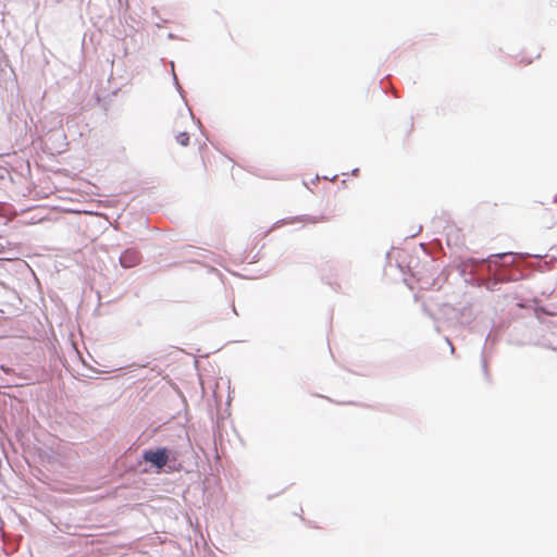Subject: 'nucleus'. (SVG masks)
Here are the masks:
<instances>
[{
	"label": "nucleus",
	"instance_id": "nucleus-1",
	"mask_svg": "<svg viewBox=\"0 0 557 557\" xmlns=\"http://www.w3.org/2000/svg\"><path fill=\"white\" fill-rule=\"evenodd\" d=\"M145 461L150 462L156 468H163L169 461L166 448H158L156 450H146L143 455Z\"/></svg>",
	"mask_w": 557,
	"mask_h": 557
},
{
	"label": "nucleus",
	"instance_id": "nucleus-2",
	"mask_svg": "<svg viewBox=\"0 0 557 557\" xmlns=\"http://www.w3.org/2000/svg\"><path fill=\"white\" fill-rule=\"evenodd\" d=\"M120 262L123 268H133L140 262V253L136 249H127L121 255Z\"/></svg>",
	"mask_w": 557,
	"mask_h": 557
},
{
	"label": "nucleus",
	"instance_id": "nucleus-3",
	"mask_svg": "<svg viewBox=\"0 0 557 557\" xmlns=\"http://www.w3.org/2000/svg\"><path fill=\"white\" fill-rule=\"evenodd\" d=\"M176 139L181 146L185 147L189 143V135L186 132H182L177 135Z\"/></svg>",
	"mask_w": 557,
	"mask_h": 557
}]
</instances>
